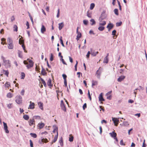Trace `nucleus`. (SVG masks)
Wrapping results in <instances>:
<instances>
[{
  "instance_id": "1",
  "label": "nucleus",
  "mask_w": 147,
  "mask_h": 147,
  "mask_svg": "<svg viewBox=\"0 0 147 147\" xmlns=\"http://www.w3.org/2000/svg\"><path fill=\"white\" fill-rule=\"evenodd\" d=\"M1 58L3 60V63L5 67H10V63L9 60L5 59V58L3 56H1Z\"/></svg>"
},
{
  "instance_id": "2",
  "label": "nucleus",
  "mask_w": 147,
  "mask_h": 147,
  "mask_svg": "<svg viewBox=\"0 0 147 147\" xmlns=\"http://www.w3.org/2000/svg\"><path fill=\"white\" fill-rule=\"evenodd\" d=\"M7 41L8 48L9 49H12L13 47L12 40L10 38H8Z\"/></svg>"
},
{
  "instance_id": "3",
  "label": "nucleus",
  "mask_w": 147,
  "mask_h": 147,
  "mask_svg": "<svg viewBox=\"0 0 147 147\" xmlns=\"http://www.w3.org/2000/svg\"><path fill=\"white\" fill-rule=\"evenodd\" d=\"M16 102L18 104H21L22 102V97L20 95H18L16 97Z\"/></svg>"
},
{
  "instance_id": "4",
  "label": "nucleus",
  "mask_w": 147,
  "mask_h": 147,
  "mask_svg": "<svg viewBox=\"0 0 147 147\" xmlns=\"http://www.w3.org/2000/svg\"><path fill=\"white\" fill-rule=\"evenodd\" d=\"M28 123L30 126H33V128H34L35 127V121L33 119H30L28 121Z\"/></svg>"
},
{
  "instance_id": "5",
  "label": "nucleus",
  "mask_w": 147,
  "mask_h": 147,
  "mask_svg": "<svg viewBox=\"0 0 147 147\" xmlns=\"http://www.w3.org/2000/svg\"><path fill=\"white\" fill-rule=\"evenodd\" d=\"M60 106L61 109L64 111L65 112L66 109L65 105L64 104L63 101V100H61V101Z\"/></svg>"
},
{
  "instance_id": "6",
  "label": "nucleus",
  "mask_w": 147,
  "mask_h": 147,
  "mask_svg": "<svg viewBox=\"0 0 147 147\" xmlns=\"http://www.w3.org/2000/svg\"><path fill=\"white\" fill-rule=\"evenodd\" d=\"M90 51L91 55L94 57L96 56V55L98 53V51L95 52L94 50H93L92 48L90 49Z\"/></svg>"
},
{
  "instance_id": "7",
  "label": "nucleus",
  "mask_w": 147,
  "mask_h": 147,
  "mask_svg": "<svg viewBox=\"0 0 147 147\" xmlns=\"http://www.w3.org/2000/svg\"><path fill=\"white\" fill-rule=\"evenodd\" d=\"M112 121H113L114 125L116 126H117L118 124L119 120L117 118H113L112 119Z\"/></svg>"
},
{
  "instance_id": "8",
  "label": "nucleus",
  "mask_w": 147,
  "mask_h": 147,
  "mask_svg": "<svg viewBox=\"0 0 147 147\" xmlns=\"http://www.w3.org/2000/svg\"><path fill=\"white\" fill-rule=\"evenodd\" d=\"M3 124L4 128L5 131V132L7 134L8 133H9V131L7 129L8 127L6 123L4 122H3Z\"/></svg>"
},
{
  "instance_id": "9",
  "label": "nucleus",
  "mask_w": 147,
  "mask_h": 147,
  "mask_svg": "<svg viewBox=\"0 0 147 147\" xmlns=\"http://www.w3.org/2000/svg\"><path fill=\"white\" fill-rule=\"evenodd\" d=\"M106 17V16L104 13H102L101 14L100 17L99 18V22H101L102 20L105 19Z\"/></svg>"
},
{
  "instance_id": "10",
  "label": "nucleus",
  "mask_w": 147,
  "mask_h": 147,
  "mask_svg": "<svg viewBox=\"0 0 147 147\" xmlns=\"http://www.w3.org/2000/svg\"><path fill=\"white\" fill-rule=\"evenodd\" d=\"M114 26V25L113 24L110 23L108 24L107 27V28L108 29L109 31Z\"/></svg>"
},
{
  "instance_id": "11",
  "label": "nucleus",
  "mask_w": 147,
  "mask_h": 147,
  "mask_svg": "<svg viewBox=\"0 0 147 147\" xmlns=\"http://www.w3.org/2000/svg\"><path fill=\"white\" fill-rule=\"evenodd\" d=\"M30 105H29L28 109H33L34 108V106L35 105L34 103V102H32L31 101L30 102Z\"/></svg>"
},
{
  "instance_id": "12",
  "label": "nucleus",
  "mask_w": 147,
  "mask_h": 147,
  "mask_svg": "<svg viewBox=\"0 0 147 147\" xmlns=\"http://www.w3.org/2000/svg\"><path fill=\"white\" fill-rule=\"evenodd\" d=\"M100 67L98 70L96 71V77L98 79L100 78V75L101 72V71H99V70L100 69Z\"/></svg>"
},
{
  "instance_id": "13",
  "label": "nucleus",
  "mask_w": 147,
  "mask_h": 147,
  "mask_svg": "<svg viewBox=\"0 0 147 147\" xmlns=\"http://www.w3.org/2000/svg\"><path fill=\"white\" fill-rule=\"evenodd\" d=\"M125 78V76H120L117 79L118 81L121 82Z\"/></svg>"
},
{
  "instance_id": "14",
  "label": "nucleus",
  "mask_w": 147,
  "mask_h": 147,
  "mask_svg": "<svg viewBox=\"0 0 147 147\" xmlns=\"http://www.w3.org/2000/svg\"><path fill=\"white\" fill-rule=\"evenodd\" d=\"M98 98L99 101H104L105 100L103 97L102 93L100 94Z\"/></svg>"
},
{
  "instance_id": "15",
  "label": "nucleus",
  "mask_w": 147,
  "mask_h": 147,
  "mask_svg": "<svg viewBox=\"0 0 147 147\" xmlns=\"http://www.w3.org/2000/svg\"><path fill=\"white\" fill-rule=\"evenodd\" d=\"M46 31V28L44 26L42 25L41 28V32L43 34L44 32Z\"/></svg>"
},
{
  "instance_id": "16",
  "label": "nucleus",
  "mask_w": 147,
  "mask_h": 147,
  "mask_svg": "<svg viewBox=\"0 0 147 147\" xmlns=\"http://www.w3.org/2000/svg\"><path fill=\"white\" fill-rule=\"evenodd\" d=\"M58 133L57 132V135L55 136L53 141L51 143V145L53 143H55L56 141L58 138Z\"/></svg>"
},
{
  "instance_id": "17",
  "label": "nucleus",
  "mask_w": 147,
  "mask_h": 147,
  "mask_svg": "<svg viewBox=\"0 0 147 147\" xmlns=\"http://www.w3.org/2000/svg\"><path fill=\"white\" fill-rule=\"evenodd\" d=\"M59 30H61L64 26V24L63 22L59 23Z\"/></svg>"
},
{
  "instance_id": "18",
  "label": "nucleus",
  "mask_w": 147,
  "mask_h": 147,
  "mask_svg": "<svg viewBox=\"0 0 147 147\" xmlns=\"http://www.w3.org/2000/svg\"><path fill=\"white\" fill-rule=\"evenodd\" d=\"M42 70L41 72V74L43 76L46 75L47 73L46 72L45 70V69L43 68L42 66Z\"/></svg>"
},
{
  "instance_id": "19",
  "label": "nucleus",
  "mask_w": 147,
  "mask_h": 147,
  "mask_svg": "<svg viewBox=\"0 0 147 147\" xmlns=\"http://www.w3.org/2000/svg\"><path fill=\"white\" fill-rule=\"evenodd\" d=\"M111 136L114 138L116 137L117 136V134L114 131H113L112 133H109Z\"/></svg>"
},
{
  "instance_id": "20",
  "label": "nucleus",
  "mask_w": 147,
  "mask_h": 147,
  "mask_svg": "<svg viewBox=\"0 0 147 147\" xmlns=\"http://www.w3.org/2000/svg\"><path fill=\"white\" fill-rule=\"evenodd\" d=\"M45 126V124L44 123H39L38 124V126L39 128L40 129H41L43 127Z\"/></svg>"
},
{
  "instance_id": "21",
  "label": "nucleus",
  "mask_w": 147,
  "mask_h": 147,
  "mask_svg": "<svg viewBox=\"0 0 147 147\" xmlns=\"http://www.w3.org/2000/svg\"><path fill=\"white\" fill-rule=\"evenodd\" d=\"M90 21L91 22L90 25L91 26H93L94 25L96 24V22L93 19H92L90 20Z\"/></svg>"
},
{
  "instance_id": "22",
  "label": "nucleus",
  "mask_w": 147,
  "mask_h": 147,
  "mask_svg": "<svg viewBox=\"0 0 147 147\" xmlns=\"http://www.w3.org/2000/svg\"><path fill=\"white\" fill-rule=\"evenodd\" d=\"M47 85L49 87H51L53 84H51V82L50 79H49L48 80Z\"/></svg>"
},
{
  "instance_id": "23",
  "label": "nucleus",
  "mask_w": 147,
  "mask_h": 147,
  "mask_svg": "<svg viewBox=\"0 0 147 147\" xmlns=\"http://www.w3.org/2000/svg\"><path fill=\"white\" fill-rule=\"evenodd\" d=\"M38 105L40 108L41 110H43V103L40 102H38Z\"/></svg>"
},
{
  "instance_id": "24",
  "label": "nucleus",
  "mask_w": 147,
  "mask_h": 147,
  "mask_svg": "<svg viewBox=\"0 0 147 147\" xmlns=\"http://www.w3.org/2000/svg\"><path fill=\"white\" fill-rule=\"evenodd\" d=\"M38 77L40 78V79L42 82V83L43 84L44 86L45 87L46 86V84L45 82V81L44 80L42 79V78L40 77V76H39Z\"/></svg>"
},
{
  "instance_id": "25",
  "label": "nucleus",
  "mask_w": 147,
  "mask_h": 147,
  "mask_svg": "<svg viewBox=\"0 0 147 147\" xmlns=\"http://www.w3.org/2000/svg\"><path fill=\"white\" fill-rule=\"evenodd\" d=\"M106 24V22L105 21H101L100 22L99 25L100 26H104Z\"/></svg>"
},
{
  "instance_id": "26",
  "label": "nucleus",
  "mask_w": 147,
  "mask_h": 147,
  "mask_svg": "<svg viewBox=\"0 0 147 147\" xmlns=\"http://www.w3.org/2000/svg\"><path fill=\"white\" fill-rule=\"evenodd\" d=\"M108 62V59L107 56H106L104 59L103 62L104 63H107Z\"/></svg>"
},
{
  "instance_id": "27",
  "label": "nucleus",
  "mask_w": 147,
  "mask_h": 147,
  "mask_svg": "<svg viewBox=\"0 0 147 147\" xmlns=\"http://www.w3.org/2000/svg\"><path fill=\"white\" fill-rule=\"evenodd\" d=\"M23 118L25 120H27L29 119V117L28 115H24L23 116Z\"/></svg>"
},
{
  "instance_id": "28",
  "label": "nucleus",
  "mask_w": 147,
  "mask_h": 147,
  "mask_svg": "<svg viewBox=\"0 0 147 147\" xmlns=\"http://www.w3.org/2000/svg\"><path fill=\"white\" fill-rule=\"evenodd\" d=\"M53 127H55V128L53 130V133H55L56 131H57V132H58V128L57 127L56 125H53Z\"/></svg>"
},
{
  "instance_id": "29",
  "label": "nucleus",
  "mask_w": 147,
  "mask_h": 147,
  "mask_svg": "<svg viewBox=\"0 0 147 147\" xmlns=\"http://www.w3.org/2000/svg\"><path fill=\"white\" fill-rule=\"evenodd\" d=\"M18 55L19 57L21 58H22V52L18 51Z\"/></svg>"
},
{
  "instance_id": "30",
  "label": "nucleus",
  "mask_w": 147,
  "mask_h": 147,
  "mask_svg": "<svg viewBox=\"0 0 147 147\" xmlns=\"http://www.w3.org/2000/svg\"><path fill=\"white\" fill-rule=\"evenodd\" d=\"M105 29V27L100 26L98 28V29L100 31H102L103 30Z\"/></svg>"
},
{
  "instance_id": "31",
  "label": "nucleus",
  "mask_w": 147,
  "mask_h": 147,
  "mask_svg": "<svg viewBox=\"0 0 147 147\" xmlns=\"http://www.w3.org/2000/svg\"><path fill=\"white\" fill-rule=\"evenodd\" d=\"M30 135L33 138H36L37 137V135L36 134L30 133Z\"/></svg>"
},
{
  "instance_id": "32",
  "label": "nucleus",
  "mask_w": 147,
  "mask_h": 147,
  "mask_svg": "<svg viewBox=\"0 0 147 147\" xmlns=\"http://www.w3.org/2000/svg\"><path fill=\"white\" fill-rule=\"evenodd\" d=\"M81 37L82 34L81 33H80V34H78L76 38V40H78L79 39V38H81Z\"/></svg>"
},
{
  "instance_id": "33",
  "label": "nucleus",
  "mask_w": 147,
  "mask_h": 147,
  "mask_svg": "<svg viewBox=\"0 0 147 147\" xmlns=\"http://www.w3.org/2000/svg\"><path fill=\"white\" fill-rule=\"evenodd\" d=\"M13 31L17 32L18 31V27L16 25H14L13 26Z\"/></svg>"
},
{
  "instance_id": "34",
  "label": "nucleus",
  "mask_w": 147,
  "mask_h": 147,
  "mask_svg": "<svg viewBox=\"0 0 147 147\" xmlns=\"http://www.w3.org/2000/svg\"><path fill=\"white\" fill-rule=\"evenodd\" d=\"M123 125L125 126H127L129 125V124L127 121H125L123 122Z\"/></svg>"
},
{
  "instance_id": "35",
  "label": "nucleus",
  "mask_w": 147,
  "mask_h": 147,
  "mask_svg": "<svg viewBox=\"0 0 147 147\" xmlns=\"http://www.w3.org/2000/svg\"><path fill=\"white\" fill-rule=\"evenodd\" d=\"M40 117L39 116H34L33 117L32 119L34 120L35 119H40Z\"/></svg>"
},
{
  "instance_id": "36",
  "label": "nucleus",
  "mask_w": 147,
  "mask_h": 147,
  "mask_svg": "<svg viewBox=\"0 0 147 147\" xmlns=\"http://www.w3.org/2000/svg\"><path fill=\"white\" fill-rule=\"evenodd\" d=\"M95 5L94 3H92L90 5V9L91 10L92 9L94 8Z\"/></svg>"
},
{
  "instance_id": "37",
  "label": "nucleus",
  "mask_w": 147,
  "mask_h": 147,
  "mask_svg": "<svg viewBox=\"0 0 147 147\" xmlns=\"http://www.w3.org/2000/svg\"><path fill=\"white\" fill-rule=\"evenodd\" d=\"M118 11V9H115L114 10V12L117 15H118L119 14Z\"/></svg>"
},
{
  "instance_id": "38",
  "label": "nucleus",
  "mask_w": 147,
  "mask_h": 147,
  "mask_svg": "<svg viewBox=\"0 0 147 147\" xmlns=\"http://www.w3.org/2000/svg\"><path fill=\"white\" fill-rule=\"evenodd\" d=\"M60 41L61 43V44L62 45L63 47H64L65 46H64V44L63 43V40L62 39V37L61 36L60 37Z\"/></svg>"
},
{
  "instance_id": "39",
  "label": "nucleus",
  "mask_w": 147,
  "mask_h": 147,
  "mask_svg": "<svg viewBox=\"0 0 147 147\" xmlns=\"http://www.w3.org/2000/svg\"><path fill=\"white\" fill-rule=\"evenodd\" d=\"M97 84V82L96 81H92V86L93 87V86L96 85Z\"/></svg>"
},
{
  "instance_id": "40",
  "label": "nucleus",
  "mask_w": 147,
  "mask_h": 147,
  "mask_svg": "<svg viewBox=\"0 0 147 147\" xmlns=\"http://www.w3.org/2000/svg\"><path fill=\"white\" fill-rule=\"evenodd\" d=\"M5 87L6 88H8L10 86V83L7 82L5 84Z\"/></svg>"
},
{
  "instance_id": "41",
  "label": "nucleus",
  "mask_w": 147,
  "mask_h": 147,
  "mask_svg": "<svg viewBox=\"0 0 147 147\" xmlns=\"http://www.w3.org/2000/svg\"><path fill=\"white\" fill-rule=\"evenodd\" d=\"M7 96L8 98H11L12 97V94L11 93H7Z\"/></svg>"
},
{
  "instance_id": "42",
  "label": "nucleus",
  "mask_w": 147,
  "mask_h": 147,
  "mask_svg": "<svg viewBox=\"0 0 147 147\" xmlns=\"http://www.w3.org/2000/svg\"><path fill=\"white\" fill-rule=\"evenodd\" d=\"M25 77V74L24 72L21 73V79H24Z\"/></svg>"
},
{
  "instance_id": "43",
  "label": "nucleus",
  "mask_w": 147,
  "mask_h": 147,
  "mask_svg": "<svg viewBox=\"0 0 147 147\" xmlns=\"http://www.w3.org/2000/svg\"><path fill=\"white\" fill-rule=\"evenodd\" d=\"M122 22H117L116 23V26H120L122 24Z\"/></svg>"
},
{
  "instance_id": "44",
  "label": "nucleus",
  "mask_w": 147,
  "mask_h": 147,
  "mask_svg": "<svg viewBox=\"0 0 147 147\" xmlns=\"http://www.w3.org/2000/svg\"><path fill=\"white\" fill-rule=\"evenodd\" d=\"M3 71L4 72H5V74L6 75V76H7V77H8V74H9V72L8 71V70H7V71H6V70H3Z\"/></svg>"
},
{
  "instance_id": "45",
  "label": "nucleus",
  "mask_w": 147,
  "mask_h": 147,
  "mask_svg": "<svg viewBox=\"0 0 147 147\" xmlns=\"http://www.w3.org/2000/svg\"><path fill=\"white\" fill-rule=\"evenodd\" d=\"M83 23L86 25H87L88 23V21L87 20H84L83 21Z\"/></svg>"
},
{
  "instance_id": "46",
  "label": "nucleus",
  "mask_w": 147,
  "mask_h": 147,
  "mask_svg": "<svg viewBox=\"0 0 147 147\" xmlns=\"http://www.w3.org/2000/svg\"><path fill=\"white\" fill-rule=\"evenodd\" d=\"M88 98H89V99H90V100H91V99H92L91 97V95H90V92H89V90H88Z\"/></svg>"
},
{
  "instance_id": "47",
  "label": "nucleus",
  "mask_w": 147,
  "mask_h": 147,
  "mask_svg": "<svg viewBox=\"0 0 147 147\" xmlns=\"http://www.w3.org/2000/svg\"><path fill=\"white\" fill-rule=\"evenodd\" d=\"M33 66V65H32V64H29L28 65H26V67H27V68L28 69H29V68L31 67H32Z\"/></svg>"
},
{
  "instance_id": "48",
  "label": "nucleus",
  "mask_w": 147,
  "mask_h": 147,
  "mask_svg": "<svg viewBox=\"0 0 147 147\" xmlns=\"http://www.w3.org/2000/svg\"><path fill=\"white\" fill-rule=\"evenodd\" d=\"M62 77L64 80H66L67 76L65 74H63L62 75Z\"/></svg>"
},
{
  "instance_id": "49",
  "label": "nucleus",
  "mask_w": 147,
  "mask_h": 147,
  "mask_svg": "<svg viewBox=\"0 0 147 147\" xmlns=\"http://www.w3.org/2000/svg\"><path fill=\"white\" fill-rule=\"evenodd\" d=\"M44 138H42L41 139H40L39 140V143L40 144H43V140Z\"/></svg>"
},
{
  "instance_id": "50",
  "label": "nucleus",
  "mask_w": 147,
  "mask_h": 147,
  "mask_svg": "<svg viewBox=\"0 0 147 147\" xmlns=\"http://www.w3.org/2000/svg\"><path fill=\"white\" fill-rule=\"evenodd\" d=\"M22 47L23 48V50H24V52H27V51L25 49V47L24 46V44H22Z\"/></svg>"
},
{
  "instance_id": "51",
  "label": "nucleus",
  "mask_w": 147,
  "mask_h": 147,
  "mask_svg": "<svg viewBox=\"0 0 147 147\" xmlns=\"http://www.w3.org/2000/svg\"><path fill=\"white\" fill-rule=\"evenodd\" d=\"M91 54L90 51H88L86 55V57L87 58H88L89 57L90 55Z\"/></svg>"
},
{
  "instance_id": "52",
  "label": "nucleus",
  "mask_w": 147,
  "mask_h": 147,
  "mask_svg": "<svg viewBox=\"0 0 147 147\" xmlns=\"http://www.w3.org/2000/svg\"><path fill=\"white\" fill-rule=\"evenodd\" d=\"M53 55L52 53L51 54V56L50 58V60L52 61L53 60Z\"/></svg>"
},
{
  "instance_id": "53",
  "label": "nucleus",
  "mask_w": 147,
  "mask_h": 147,
  "mask_svg": "<svg viewBox=\"0 0 147 147\" xmlns=\"http://www.w3.org/2000/svg\"><path fill=\"white\" fill-rule=\"evenodd\" d=\"M74 137L73 136H71L69 138V141L70 142H72L73 141Z\"/></svg>"
},
{
  "instance_id": "54",
  "label": "nucleus",
  "mask_w": 147,
  "mask_h": 147,
  "mask_svg": "<svg viewBox=\"0 0 147 147\" xmlns=\"http://www.w3.org/2000/svg\"><path fill=\"white\" fill-rule=\"evenodd\" d=\"M30 145L31 147H33V144L31 140H30Z\"/></svg>"
},
{
  "instance_id": "55",
  "label": "nucleus",
  "mask_w": 147,
  "mask_h": 147,
  "mask_svg": "<svg viewBox=\"0 0 147 147\" xmlns=\"http://www.w3.org/2000/svg\"><path fill=\"white\" fill-rule=\"evenodd\" d=\"M116 31L115 30H114L112 32V34L113 35H115L116 34Z\"/></svg>"
},
{
  "instance_id": "56",
  "label": "nucleus",
  "mask_w": 147,
  "mask_h": 147,
  "mask_svg": "<svg viewBox=\"0 0 147 147\" xmlns=\"http://www.w3.org/2000/svg\"><path fill=\"white\" fill-rule=\"evenodd\" d=\"M24 43V41L23 40H21L20 39L19 40V43L21 45Z\"/></svg>"
},
{
  "instance_id": "57",
  "label": "nucleus",
  "mask_w": 147,
  "mask_h": 147,
  "mask_svg": "<svg viewBox=\"0 0 147 147\" xmlns=\"http://www.w3.org/2000/svg\"><path fill=\"white\" fill-rule=\"evenodd\" d=\"M59 12H60L59 9H58V10L57 15V18H59Z\"/></svg>"
},
{
  "instance_id": "58",
  "label": "nucleus",
  "mask_w": 147,
  "mask_h": 147,
  "mask_svg": "<svg viewBox=\"0 0 147 147\" xmlns=\"http://www.w3.org/2000/svg\"><path fill=\"white\" fill-rule=\"evenodd\" d=\"M106 96H107V98L108 99L111 100V95H108Z\"/></svg>"
},
{
  "instance_id": "59",
  "label": "nucleus",
  "mask_w": 147,
  "mask_h": 147,
  "mask_svg": "<svg viewBox=\"0 0 147 147\" xmlns=\"http://www.w3.org/2000/svg\"><path fill=\"white\" fill-rule=\"evenodd\" d=\"M87 107L86 104L85 103L83 105V108L84 110L85 109V108H86Z\"/></svg>"
},
{
  "instance_id": "60",
  "label": "nucleus",
  "mask_w": 147,
  "mask_h": 147,
  "mask_svg": "<svg viewBox=\"0 0 147 147\" xmlns=\"http://www.w3.org/2000/svg\"><path fill=\"white\" fill-rule=\"evenodd\" d=\"M26 26H27V29H28L29 28V24L28 22L27 21L26 23Z\"/></svg>"
},
{
  "instance_id": "61",
  "label": "nucleus",
  "mask_w": 147,
  "mask_h": 147,
  "mask_svg": "<svg viewBox=\"0 0 147 147\" xmlns=\"http://www.w3.org/2000/svg\"><path fill=\"white\" fill-rule=\"evenodd\" d=\"M44 140H43V142H45V143H47V142H48V140L46 138H44Z\"/></svg>"
},
{
  "instance_id": "62",
  "label": "nucleus",
  "mask_w": 147,
  "mask_h": 147,
  "mask_svg": "<svg viewBox=\"0 0 147 147\" xmlns=\"http://www.w3.org/2000/svg\"><path fill=\"white\" fill-rule=\"evenodd\" d=\"M61 60L63 63V64H65V65H67V64H66V62L64 61V60L62 58H61Z\"/></svg>"
},
{
  "instance_id": "63",
  "label": "nucleus",
  "mask_w": 147,
  "mask_h": 147,
  "mask_svg": "<svg viewBox=\"0 0 147 147\" xmlns=\"http://www.w3.org/2000/svg\"><path fill=\"white\" fill-rule=\"evenodd\" d=\"M24 89H23L21 92V94L22 96L24 95Z\"/></svg>"
},
{
  "instance_id": "64",
  "label": "nucleus",
  "mask_w": 147,
  "mask_h": 147,
  "mask_svg": "<svg viewBox=\"0 0 147 147\" xmlns=\"http://www.w3.org/2000/svg\"><path fill=\"white\" fill-rule=\"evenodd\" d=\"M87 16L89 18H91V15L90 13H88V11L87 12Z\"/></svg>"
}]
</instances>
